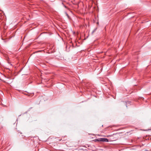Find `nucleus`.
<instances>
[{
  "label": "nucleus",
  "instance_id": "nucleus-3",
  "mask_svg": "<svg viewBox=\"0 0 151 151\" xmlns=\"http://www.w3.org/2000/svg\"><path fill=\"white\" fill-rule=\"evenodd\" d=\"M66 15H67L68 16V15L67 14H66Z\"/></svg>",
  "mask_w": 151,
  "mask_h": 151
},
{
  "label": "nucleus",
  "instance_id": "nucleus-4",
  "mask_svg": "<svg viewBox=\"0 0 151 151\" xmlns=\"http://www.w3.org/2000/svg\"><path fill=\"white\" fill-rule=\"evenodd\" d=\"M61 139H60V140H59V141H60V140H61Z\"/></svg>",
  "mask_w": 151,
  "mask_h": 151
},
{
  "label": "nucleus",
  "instance_id": "nucleus-2",
  "mask_svg": "<svg viewBox=\"0 0 151 151\" xmlns=\"http://www.w3.org/2000/svg\"><path fill=\"white\" fill-rule=\"evenodd\" d=\"M112 136V135H108V136H107V137H111Z\"/></svg>",
  "mask_w": 151,
  "mask_h": 151
},
{
  "label": "nucleus",
  "instance_id": "nucleus-1",
  "mask_svg": "<svg viewBox=\"0 0 151 151\" xmlns=\"http://www.w3.org/2000/svg\"><path fill=\"white\" fill-rule=\"evenodd\" d=\"M94 141L95 142L104 141L108 142V140L106 138H100L95 139Z\"/></svg>",
  "mask_w": 151,
  "mask_h": 151
}]
</instances>
